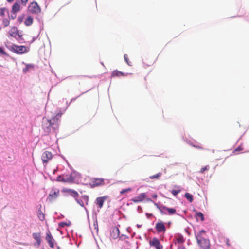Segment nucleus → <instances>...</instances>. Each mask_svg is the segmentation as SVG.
<instances>
[{
    "instance_id": "f257e3e1",
    "label": "nucleus",
    "mask_w": 249,
    "mask_h": 249,
    "mask_svg": "<svg viewBox=\"0 0 249 249\" xmlns=\"http://www.w3.org/2000/svg\"><path fill=\"white\" fill-rule=\"evenodd\" d=\"M206 233V231L201 230L196 235L197 243L199 247L202 249H209L210 248V243L209 239L203 237V234Z\"/></svg>"
},
{
    "instance_id": "f03ea898",
    "label": "nucleus",
    "mask_w": 249,
    "mask_h": 249,
    "mask_svg": "<svg viewBox=\"0 0 249 249\" xmlns=\"http://www.w3.org/2000/svg\"><path fill=\"white\" fill-rule=\"evenodd\" d=\"M28 11L32 14L38 15L41 12V8L36 2L33 1L29 4Z\"/></svg>"
},
{
    "instance_id": "7ed1b4c3",
    "label": "nucleus",
    "mask_w": 249,
    "mask_h": 249,
    "mask_svg": "<svg viewBox=\"0 0 249 249\" xmlns=\"http://www.w3.org/2000/svg\"><path fill=\"white\" fill-rule=\"evenodd\" d=\"M11 50L13 52L18 54H23L28 52V50L25 46L13 45L11 47Z\"/></svg>"
},
{
    "instance_id": "20e7f679",
    "label": "nucleus",
    "mask_w": 249,
    "mask_h": 249,
    "mask_svg": "<svg viewBox=\"0 0 249 249\" xmlns=\"http://www.w3.org/2000/svg\"><path fill=\"white\" fill-rule=\"evenodd\" d=\"M53 158V155L51 152L46 151L44 152L41 156L42 162L46 165Z\"/></svg>"
},
{
    "instance_id": "39448f33",
    "label": "nucleus",
    "mask_w": 249,
    "mask_h": 249,
    "mask_svg": "<svg viewBox=\"0 0 249 249\" xmlns=\"http://www.w3.org/2000/svg\"><path fill=\"white\" fill-rule=\"evenodd\" d=\"M59 190L56 188H53L51 192L49 194L48 199L50 202L56 199L59 196Z\"/></svg>"
},
{
    "instance_id": "423d86ee",
    "label": "nucleus",
    "mask_w": 249,
    "mask_h": 249,
    "mask_svg": "<svg viewBox=\"0 0 249 249\" xmlns=\"http://www.w3.org/2000/svg\"><path fill=\"white\" fill-rule=\"evenodd\" d=\"M108 198V196H105L102 197H98L96 199L95 204L98 206L99 208H102L103 206L104 202Z\"/></svg>"
},
{
    "instance_id": "0eeeda50",
    "label": "nucleus",
    "mask_w": 249,
    "mask_h": 249,
    "mask_svg": "<svg viewBox=\"0 0 249 249\" xmlns=\"http://www.w3.org/2000/svg\"><path fill=\"white\" fill-rule=\"evenodd\" d=\"M55 127V125H53V123L52 121H50L49 120H47V123L46 124H44L43 125V129L44 131L47 133H49L51 132V128H53L54 129H57L58 128H54Z\"/></svg>"
},
{
    "instance_id": "6e6552de",
    "label": "nucleus",
    "mask_w": 249,
    "mask_h": 249,
    "mask_svg": "<svg viewBox=\"0 0 249 249\" xmlns=\"http://www.w3.org/2000/svg\"><path fill=\"white\" fill-rule=\"evenodd\" d=\"M155 228L159 233L165 232L166 231L165 226L164 223L160 221L156 224Z\"/></svg>"
},
{
    "instance_id": "1a4fd4ad",
    "label": "nucleus",
    "mask_w": 249,
    "mask_h": 249,
    "mask_svg": "<svg viewBox=\"0 0 249 249\" xmlns=\"http://www.w3.org/2000/svg\"><path fill=\"white\" fill-rule=\"evenodd\" d=\"M45 239H46V241H47V242L48 243L49 246L51 248H54V239L53 237V236L50 231H48L46 233V236Z\"/></svg>"
},
{
    "instance_id": "9d476101",
    "label": "nucleus",
    "mask_w": 249,
    "mask_h": 249,
    "mask_svg": "<svg viewBox=\"0 0 249 249\" xmlns=\"http://www.w3.org/2000/svg\"><path fill=\"white\" fill-rule=\"evenodd\" d=\"M149 244L151 246H154L156 249H162L163 246L160 244L159 240L156 238H154L151 241L149 242Z\"/></svg>"
},
{
    "instance_id": "9b49d317",
    "label": "nucleus",
    "mask_w": 249,
    "mask_h": 249,
    "mask_svg": "<svg viewBox=\"0 0 249 249\" xmlns=\"http://www.w3.org/2000/svg\"><path fill=\"white\" fill-rule=\"evenodd\" d=\"M146 197V194L142 193L140 194L138 196L133 197L131 201L134 203H139L142 201Z\"/></svg>"
},
{
    "instance_id": "f8f14e48",
    "label": "nucleus",
    "mask_w": 249,
    "mask_h": 249,
    "mask_svg": "<svg viewBox=\"0 0 249 249\" xmlns=\"http://www.w3.org/2000/svg\"><path fill=\"white\" fill-rule=\"evenodd\" d=\"M62 116V113H59L56 115V116L54 117H53L51 119H50V121H52L53 123V125H55V127L54 128H58V122Z\"/></svg>"
},
{
    "instance_id": "ddd939ff",
    "label": "nucleus",
    "mask_w": 249,
    "mask_h": 249,
    "mask_svg": "<svg viewBox=\"0 0 249 249\" xmlns=\"http://www.w3.org/2000/svg\"><path fill=\"white\" fill-rule=\"evenodd\" d=\"M76 174V173L72 172L70 175H65L66 182L70 183L74 182Z\"/></svg>"
},
{
    "instance_id": "4468645a",
    "label": "nucleus",
    "mask_w": 249,
    "mask_h": 249,
    "mask_svg": "<svg viewBox=\"0 0 249 249\" xmlns=\"http://www.w3.org/2000/svg\"><path fill=\"white\" fill-rule=\"evenodd\" d=\"M92 186H99L105 184L104 179L101 178H93L92 180Z\"/></svg>"
},
{
    "instance_id": "2eb2a0df",
    "label": "nucleus",
    "mask_w": 249,
    "mask_h": 249,
    "mask_svg": "<svg viewBox=\"0 0 249 249\" xmlns=\"http://www.w3.org/2000/svg\"><path fill=\"white\" fill-rule=\"evenodd\" d=\"M119 235L120 231L119 229L116 227L112 228L110 233L111 238L114 239H116L119 237Z\"/></svg>"
},
{
    "instance_id": "dca6fc26",
    "label": "nucleus",
    "mask_w": 249,
    "mask_h": 249,
    "mask_svg": "<svg viewBox=\"0 0 249 249\" xmlns=\"http://www.w3.org/2000/svg\"><path fill=\"white\" fill-rule=\"evenodd\" d=\"M33 237L36 241L37 247H39L41 242L40 233H33Z\"/></svg>"
},
{
    "instance_id": "f3484780",
    "label": "nucleus",
    "mask_w": 249,
    "mask_h": 249,
    "mask_svg": "<svg viewBox=\"0 0 249 249\" xmlns=\"http://www.w3.org/2000/svg\"><path fill=\"white\" fill-rule=\"evenodd\" d=\"M21 9V6L20 4L18 3H15L12 7V12L13 14H16V13L20 11Z\"/></svg>"
},
{
    "instance_id": "a211bd4d",
    "label": "nucleus",
    "mask_w": 249,
    "mask_h": 249,
    "mask_svg": "<svg viewBox=\"0 0 249 249\" xmlns=\"http://www.w3.org/2000/svg\"><path fill=\"white\" fill-rule=\"evenodd\" d=\"M161 209H163V212H165V211H167L168 212V214L169 215L174 214L176 213V210L174 208H168L166 206H164L161 208Z\"/></svg>"
},
{
    "instance_id": "6ab92c4d",
    "label": "nucleus",
    "mask_w": 249,
    "mask_h": 249,
    "mask_svg": "<svg viewBox=\"0 0 249 249\" xmlns=\"http://www.w3.org/2000/svg\"><path fill=\"white\" fill-rule=\"evenodd\" d=\"M18 30L16 27H12L9 31V34L11 36L16 37L17 34H18Z\"/></svg>"
},
{
    "instance_id": "aec40b11",
    "label": "nucleus",
    "mask_w": 249,
    "mask_h": 249,
    "mask_svg": "<svg viewBox=\"0 0 249 249\" xmlns=\"http://www.w3.org/2000/svg\"><path fill=\"white\" fill-rule=\"evenodd\" d=\"M33 17L29 15L27 16V18L25 19L24 21V24L27 26H29L33 24Z\"/></svg>"
},
{
    "instance_id": "412c9836",
    "label": "nucleus",
    "mask_w": 249,
    "mask_h": 249,
    "mask_svg": "<svg viewBox=\"0 0 249 249\" xmlns=\"http://www.w3.org/2000/svg\"><path fill=\"white\" fill-rule=\"evenodd\" d=\"M120 76H126V74H125L124 73L119 71L117 70L113 71L112 73V77Z\"/></svg>"
},
{
    "instance_id": "4be33fe9",
    "label": "nucleus",
    "mask_w": 249,
    "mask_h": 249,
    "mask_svg": "<svg viewBox=\"0 0 249 249\" xmlns=\"http://www.w3.org/2000/svg\"><path fill=\"white\" fill-rule=\"evenodd\" d=\"M34 65L31 64H27V65H26L25 68L23 69V71L24 73H26L27 71H28L30 70L34 69Z\"/></svg>"
},
{
    "instance_id": "5701e85b",
    "label": "nucleus",
    "mask_w": 249,
    "mask_h": 249,
    "mask_svg": "<svg viewBox=\"0 0 249 249\" xmlns=\"http://www.w3.org/2000/svg\"><path fill=\"white\" fill-rule=\"evenodd\" d=\"M197 220L200 219L201 221L204 220V217L203 214L201 212H197L196 214Z\"/></svg>"
},
{
    "instance_id": "b1692460",
    "label": "nucleus",
    "mask_w": 249,
    "mask_h": 249,
    "mask_svg": "<svg viewBox=\"0 0 249 249\" xmlns=\"http://www.w3.org/2000/svg\"><path fill=\"white\" fill-rule=\"evenodd\" d=\"M185 197L187 199L189 200L190 202H192L193 201V196L192 194L189 193H186L185 194Z\"/></svg>"
},
{
    "instance_id": "393cba45",
    "label": "nucleus",
    "mask_w": 249,
    "mask_h": 249,
    "mask_svg": "<svg viewBox=\"0 0 249 249\" xmlns=\"http://www.w3.org/2000/svg\"><path fill=\"white\" fill-rule=\"evenodd\" d=\"M38 217L41 221H43L45 219V215L41 210H39L37 213Z\"/></svg>"
},
{
    "instance_id": "a878e982",
    "label": "nucleus",
    "mask_w": 249,
    "mask_h": 249,
    "mask_svg": "<svg viewBox=\"0 0 249 249\" xmlns=\"http://www.w3.org/2000/svg\"><path fill=\"white\" fill-rule=\"evenodd\" d=\"M155 205L156 206V207L159 209V210L160 211V213L162 214H167V213H165V212H163V209H161V208L164 206V205L159 206L157 203H155Z\"/></svg>"
},
{
    "instance_id": "bb28decb",
    "label": "nucleus",
    "mask_w": 249,
    "mask_h": 249,
    "mask_svg": "<svg viewBox=\"0 0 249 249\" xmlns=\"http://www.w3.org/2000/svg\"><path fill=\"white\" fill-rule=\"evenodd\" d=\"M2 24L4 27H6L10 24V20L7 18H3L2 19Z\"/></svg>"
},
{
    "instance_id": "cd10ccee",
    "label": "nucleus",
    "mask_w": 249,
    "mask_h": 249,
    "mask_svg": "<svg viewBox=\"0 0 249 249\" xmlns=\"http://www.w3.org/2000/svg\"><path fill=\"white\" fill-rule=\"evenodd\" d=\"M57 180L58 181H61V182H66V178H65V175L59 176L57 178Z\"/></svg>"
},
{
    "instance_id": "c85d7f7f",
    "label": "nucleus",
    "mask_w": 249,
    "mask_h": 249,
    "mask_svg": "<svg viewBox=\"0 0 249 249\" xmlns=\"http://www.w3.org/2000/svg\"><path fill=\"white\" fill-rule=\"evenodd\" d=\"M7 10V9L5 7L0 8V16L1 17H4L5 13Z\"/></svg>"
},
{
    "instance_id": "c756f323",
    "label": "nucleus",
    "mask_w": 249,
    "mask_h": 249,
    "mask_svg": "<svg viewBox=\"0 0 249 249\" xmlns=\"http://www.w3.org/2000/svg\"><path fill=\"white\" fill-rule=\"evenodd\" d=\"M162 175L161 173H158L154 175L151 176L150 177V178L151 179H155V178H158L159 177H160Z\"/></svg>"
},
{
    "instance_id": "7c9ffc66",
    "label": "nucleus",
    "mask_w": 249,
    "mask_h": 249,
    "mask_svg": "<svg viewBox=\"0 0 249 249\" xmlns=\"http://www.w3.org/2000/svg\"><path fill=\"white\" fill-rule=\"evenodd\" d=\"M210 168V167L208 165L202 167L201 170H200V173L203 174L204 173V172L206 171H208Z\"/></svg>"
},
{
    "instance_id": "2f4dec72",
    "label": "nucleus",
    "mask_w": 249,
    "mask_h": 249,
    "mask_svg": "<svg viewBox=\"0 0 249 249\" xmlns=\"http://www.w3.org/2000/svg\"><path fill=\"white\" fill-rule=\"evenodd\" d=\"M180 192H181V190H180V189H173V190L171 191V193H172L174 196H176L177 194H178V193H179Z\"/></svg>"
},
{
    "instance_id": "473e14b6",
    "label": "nucleus",
    "mask_w": 249,
    "mask_h": 249,
    "mask_svg": "<svg viewBox=\"0 0 249 249\" xmlns=\"http://www.w3.org/2000/svg\"><path fill=\"white\" fill-rule=\"evenodd\" d=\"M71 195L72 197H73L75 198V199H76V198H78V196H79V194H78V193H77V191H75V190H73V192H72V193H71Z\"/></svg>"
},
{
    "instance_id": "72a5a7b5",
    "label": "nucleus",
    "mask_w": 249,
    "mask_h": 249,
    "mask_svg": "<svg viewBox=\"0 0 249 249\" xmlns=\"http://www.w3.org/2000/svg\"><path fill=\"white\" fill-rule=\"evenodd\" d=\"M124 58L125 59V62L129 66H132L131 62L129 61V58L127 54H124Z\"/></svg>"
},
{
    "instance_id": "f704fd0d",
    "label": "nucleus",
    "mask_w": 249,
    "mask_h": 249,
    "mask_svg": "<svg viewBox=\"0 0 249 249\" xmlns=\"http://www.w3.org/2000/svg\"><path fill=\"white\" fill-rule=\"evenodd\" d=\"M0 55H5V56L7 55V53L1 47H0Z\"/></svg>"
},
{
    "instance_id": "c9c22d12",
    "label": "nucleus",
    "mask_w": 249,
    "mask_h": 249,
    "mask_svg": "<svg viewBox=\"0 0 249 249\" xmlns=\"http://www.w3.org/2000/svg\"><path fill=\"white\" fill-rule=\"evenodd\" d=\"M131 191V188H126V189H123L122 190H121L120 191V194H124L125 193L130 192Z\"/></svg>"
},
{
    "instance_id": "e433bc0d",
    "label": "nucleus",
    "mask_w": 249,
    "mask_h": 249,
    "mask_svg": "<svg viewBox=\"0 0 249 249\" xmlns=\"http://www.w3.org/2000/svg\"><path fill=\"white\" fill-rule=\"evenodd\" d=\"M82 199L85 201L86 205L88 204L89 197L87 195H83L82 196Z\"/></svg>"
},
{
    "instance_id": "4c0bfd02",
    "label": "nucleus",
    "mask_w": 249,
    "mask_h": 249,
    "mask_svg": "<svg viewBox=\"0 0 249 249\" xmlns=\"http://www.w3.org/2000/svg\"><path fill=\"white\" fill-rule=\"evenodd\" d=\"M74 190L70 189L68 188H64L62 190V192L65 193H69L70 195L72 193V192H73Z\"/></svg>"
},
{
    "instance_id": "58836bf2",
    "label": "nucleus",
    "mask_w": 249,
    "mask_h": 249,
    "mask_svg": "<svg viewBox=\"0 0 249 249\" xmlns=\"http://www.w3.org/2000/svg\"><path fill=\"white\" fill-rule=\"evenodd\" d=\"M177 241L178 243H183L184 242V238L182 236L178 237L177 239Z\"/></svg>"
},
{
    "instance_id": "ea45409f",
    "label": "nucleus",
    "mask_w": 249,
    "mask_h": 249,
    "mask_svg": "<svg viewBox=\"0 0 249 249\" xmlns=\"http://www.w3.org/2000/svg\"><path fill=\"white\" fill-rule=\"evenodd\" d=\"M76 202L82 207H84V203L82 200H79L77 198L76 199Z\"/></svg>"
},
{
    "instance_id": "a19ab883",
    "label": "nucleus",
    "mask_w": 249,
    "mask_h": 249,
    "mask_svg": "<svg viewBox=\"0 0 249 249\" xmlns=\"http://www.w3.org/2000/svg\"><path fill=\"white\" fill-rule=\"evenodd\" d=\"M28 0H20L21 4L24 6L26 5Z\"/></svg>"
},
{
    "instance_id": "79ce46f5",
    "label": "nucleus",
    "mask_w": 249,
    "mask_h": 249,
    "mask_svg": "<svg viewBox=\"0 0 249 249\" xmlns=\"http://www.w3.org/2000/svg\"><path fill=\"white\" fill-rule=\"evenodd\" d=\"M242 149L243 148L239 146L238 147L234 149V150L233 151V153H235L236 152L241 151L242 150Z\"/></svg>"
},
{
    "instance_id": "37998d69",
    "label": "nucleus",
    "mask_w": 249,
    "mask_h": 249,
    "mask_svg": "<svg viewBox=\"0 0 249 249\" xmlns=\"http://www.w3.org/2000/svg\"><path fill=\"white\" fill-rule=\"evenodd\" d=\"M16 18V14H13V15H12L11 16H9V19L13 20Z\"/></svg>"
},
{
    "instance_id": "c03bdc74",
    "label": "nucleus",
    "mask_w": 249,
    "mask_h": 249,
    "mask_svg": "<svg viewBox=\"0 0 249 249\" xmlns=\"http://www.w3.org/2000/svg\"><path fill=\"white\" fill-rule=\"evenodd\" d=\"M23 16H19L18 18V20L20 22H22V20H23Z\"/></svg>"
},
{
    "instance_id": "a18cd8bd",
    "label": "nucleus",
    "mask_w": 249,
    "mask_h": 249,
    "mask_svg": "<svg viewBox=\"0 0 249 249\" xmlns=\"http://www.w3.org/2000/svg\"><path fill=\"white\" fill-rule=\"evenodd\" d=\"M229 242H230L229 239H226V244H227L228 246H230Z\"/></svg>"
},
{
    "instance_id": "49530a36",
    "label": "nucleus",
    "mask_w": 249,
    "mask_h": 249,
    "mask_svg": "<svg viewBox=\"0 0 249 249\" xmlns=\"http://www.w3.org/2000/svg\"><path fill=\"white\" fill-rule=\"evenodd\" d=\"M17 35L19 37H21L22 36V35L21 34H20V33H19V31H18V34H17Z\"/></svg>"
},
{
    "instance_id": "de8ad7c7",
    "label": "nucleus",
    "mask_w": 249,
    "mask_h": 249,
    "mask_svg": "<svg viewBox=\"0 0 249 249\" xmlns=\"http://www.w3.org/2000/svg\"><path fill=\"white\" fill-rule=\"evenodd\" d=\"M157 197V195L156 194H154L152 196V197L154 198H156Z\"/></svg>"
},
{
    "instance_id": "09e8293b",
    "label": "nucleus",
    "mask_w": 249,
    "mask_h": 249,
    "mask_svg": "<svg viewBox=\"0 0 249 249\" xmlns=\"http://www.w3.org/2000/svg\"><path fill=\"white\" fill-rule=\"evenodd\" d=\"M14 0H7V2H13Z\"/></svg>"
},
{
    "instance_id": "8fccbe9b",
    "label": "nucleus",
    "mask_w": 249,
    "mask_h": 249,
    "mask_svg": "<svg viewBox=\"0 0 249 249\" xmlns=\"http://www.w3.org/2000/svg\"><path fill=\"white\" fill-rule=\"evenodd\" d=\"M194 147H195V146H194ZM196 147L197 148H198V149H201L202 148L200 146H196Z\"/></svg>"
},
{
    "instance_id": "3c124183",
    "label": "nucleus",
    "mask_w": 249,
    "mask_h": 249,
    "mask_svg": "<svg viewBox=\"0 0 249 249\" xmlns=\"http://www.w3.org/2000/svg\"><path fill=\"white\" fill-rule=\"evenodd\" d=\"M180 249H185V247H182L180 248Z\"/></svg>"
}]
</instances>
